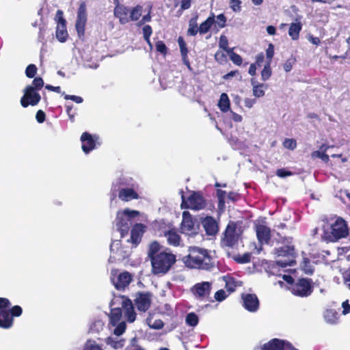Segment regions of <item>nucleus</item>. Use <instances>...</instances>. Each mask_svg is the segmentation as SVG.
<instances>
[{"mask_svg":"<svg viewBox=\"0 0 350 350\" xmlns=\"http://www.w3.org/2000/svg\"><path fill=\"white\" fill-rule=\"evenodd\" d=\"M107 344L111 345L114 349L122 348L124 345L125 340L124 339L118 340L117 338H113L108 337L107 338Z\"/></svg>","mask_w":350,"mask_h":350,"instance_id":"34","label":"nucleus"},{"mask_svg":"<svg viewBox=\"0 0 350 350\" xmlns=\"http://www.w3.org/2000/svg\"><path fill=\"white\" fill-rule=\"evenodd\" d=\"M275 174L280 178H285L292 176L293 173L290 170H286L285 168H280L276 170Z\"/></svg>","mask_w":350,"mask_h":350,"instance_id":"52","label":"nucleus"},{"mask_svg":"<svg viewBox=\"0 0 350 350\" xmlns=\"http://www.w3.org/2000/svg\"><path fill=\"white\" fill-rule=\"evenodd\" d=\"M83 350H103L96 341L88 340L84 345Z\"/></svg>","mask_w":350,"mask_h":350,"instance_id":"45","label":"nucleus"},{"mask_svg":"<svg viewBox=\"0 0 350 350\" xmlns=\"http://www.w3.org/2000/svg\"><path fill=\"white\" fill-rule=\"evenodd\" d=\"M142 6L139 5H137L136 7H135L134 8H133L131 10H130V14H129L130 21H137L142 15Z\"/></svg>","mask_w":350,"mask_h":350,"instance_id":"35","label":"nucleus"},{"mask_svg":"<svg viewBox=\"0 0 350 350\" xmlns=\"http://www.w3.org/2000/svg\"><path fill=\"white\" fill-rule=\"evenodd\" d=\"M151 293L150 292H137L135 295L134 303L140 312H146L151 305Z\"/></svg>","mask_w":350,"mask_h":350,"instance_id":"13","label":"nucleus"},{"mask_svg":"<svg viewBox=\"0 0 350 350\" xmlns=\"http://www.w3.org/2000/svg\"><path fill=\"white\" fill-rule=\"evenodd\" d=\"M323 317L327 323L336 324L339 319V314L334 309L329 308L324 312Z\"/></svg>","mask_w":350,"mask_h":350,"instance_id":"26","label":"nucleus"},{"mask_svg":"<svg viewBox=\"0 0 350 350\" xmlns=\"http://www.w3.org/2000/svg\"><path fill=\"white\" fill-rule=\"evenodd\" d=\"M142 31L144 40H148L152 33V27L149 25H144Z\"/></svg>","mask_w":350,"mask_h":350,"instance_id":"58","label":"nucleus"},{"mask_svg":"<svg viewBox=\"0 0 350 350\" xmlns=\"http://www.w3.org/2000/svg\"><path fill=\"white\" fill-rule=\"evenodd\" d=\"M37 72V68L34 64H29L25 70V75L28 78H33Z\"/></svg>","mask_w":350,"mask_h":350,"instance_id":"50","label":"nucleus"},{"mask_svg":"<svg viewBox=\"0 0 350 350\" xmlns=\"http://www.w3.org/2000/svg\"><path fill=\"white\" fill-rule=\"evenodd\" d=\"M198 227L195 226L194 221L189 212L183 211L180 224V231L187 235H195L198 233Z\"/></svg>","mask_w":350,"mask_h":350,"instance_id":"11","label":"nucleus"},{"mask_svg":"<svg viewBox=\"0 0 350 350\" xmlns=\"http://www.w3.org/2000/svg\"><path fill=\"white\" fill-rule=\"evenodd\" d=\"M228 41L227 38L225 36H221L219 41V47L228 53V49H232V48H228Z\"/></svg>","mask_w":350,"mask_h":350,"instance_id":"51","label":"nucleus"},{"mask_svg":"<svg viewBox=\"0 0 350 350\" xmlns=\"http://www.w3.org/2000/svg\"><path fill=\"white\" fill-rule=\"evenodd\" d=\"M122 214H124L126 217H128L129 218V220H131L132 219L137 217L139 215V212L137 211H131L128 208L124 209L122 212H121Z\"/></svg>","mask_w":350,"mask_h":350,"instance_id":"53","label":"nucleus"},{"mask_svg":"<svg viewBox=\"0 0 350 350\" xmlns=\"http://www.w3.org/2000/svg\"><path fill=\"white\" fill-rule=\"evenodd\" d=\"M293 295L300 297H309L314 291L312 280L311 278H298L294 284L289 287Z\"/></svg>","mask_w":350,"mask_h":350,"instance_id":"5","label":"nucleus"},{"mask_svg":"<svg viewBox=\"0 0 350 350\" xmlns=\"http://www.w3.org/2000/svg\"><path fill=\"white\" fill-rule=\"evenodd\" d=\"M199 32V28L196 23V20L192 18L189 21V29L187 30V34L189 36H196Z\"/></svg>","mask_w":350,"mask_h":350,"instance_id":"40","label":"nucleus"},{"mask_svg":"<svg viewBox=\"0 0 350 350\" xmlns=\"http://www.w3.org/2000/svg\"><path fill=\"white\" fill-rule=\"evenodd\" d=\"M118 198L122 201L129 202L139 199V196L133 188H122L118 191Z\"/></svg>","mask_w":350,"mask_h":350,"instance_id":"22","label":"nucleus"},{"mask_svg":"<svg viewBox=\"0 0 350 350\" xmlns=\"http://www.w3.org/2000/svg\"><path fill=\"white\" fill-rule=\"evenodd\" d=\"M271 63L266 62L262 70L261 71L262 80L265 81L269 79L271 75Z\"/></svg>","mask_w":350,"mask_h":350,"instance_id":"37","label":"nucleus"},{"mask_svg":"<svg viewBox=\"0 0 350 350\" xmlns=\"http://www.w3.org/2000/svg\"><path fill=\"white\" fill-rule=\"evenodd\" d=\"M33 87L35 89L40 90L44 85V81L41 77H36L33 81Z\"/></svg>","mask_w":350,"mask_h":350,"instance_id":"59","label":"nucleus"},{"mask_svg":"<svg viewBox=\"0 0 350 350\" xmlns=\"http://www.w3.org/2000/svg\"><path fill=\"white\" fill-rule=\"evenodd\" d=\"M145 226L142 224H135L131 231V241L135 245H138L142 239L143 233L144 232Z\"/></svg>","mask_w":350,"mask_h":350,"instance_id":"23","label":"nucleus"},{"mask_svg":"<svg viewBox=\"0 0 350 350\" xmlns=\"http://www.w3.org/2000/svg\"><path fill=\"white\" fill-rule=\"evenodd\" d=\"M11 305L8 298L0 297V327L3 329L10 328L14 320L10 315L9 308Z\"/></svg>","mask_w":350,"mask_h":350,"instance_id":"7","label":"nucleus"},{"mask_svg":"<svg viewBox=\"0 0 350 350\" xmlns=\"http://www.w3.org/2000/svg\"><path fill=\"white\" fill-rule=\"evenodd\" d=\"M157 241L151 242L148 248V257L151 263V271L154 275L166 274L176 262V256L168 250H162Z\"/></svg>","mask_w":350,"mask_h":350,"instance_id":"1","label":"nucleus"},{"mask_svg":"<svg viewBox=\"0 0 350 350\" xmlns=\"http://www.w3.org/2000/svg\"><path fill=\"white\" fill-rule=\"evenodd\" d=\"M116 327L113 330V334L118 336L122 335L126 329L125 322H119L116 325Z\"/></svg>","mask_w":350,"mask_h":350,"instance_id":"46","label":"nucleus"},{"mask_svg":"<svg viewBox=\"0 0 350 350\" xmlns=\"http://www.w3.org/2000/svg\"><path fill=\"white\" fill-rule=\"evenodd\" d=\"M241 234L242 231L237 228V224L234 221H230L223 233L221 244L228 247H234L238 244Z\"/></svg>","mask_w":350,"mask_h":350,"instance_id":"4","label":"nucleus"},{"mask_svg":"<svg viewBox=\"0 0 350 350\" xmlns=\"http://www.w3.org/2000/svg\"><path fill=\"white\" fill-rule=\"evenodd\" d=\"M122 307L124 310V317L127 321L133 323L136 319V313L134 310L133 304L131 299H126L122 301Z\"/></svg>","mask_w":350,"mask_h":350,"instance_id":"21","label":"nucleus"},{"mask_svg":"<svg viewBox=\"0 0 350 350\" xmlns=\"http://www.w3.org/2000/svg\"><path fill=\"white\" fill-rule=\"evenodd\" d=\"M64 98L66 100H72V101L77 103H81L83 102V98L81 96H75V95H68L65 94Z\"/></svg>","mask_w":350,"mask_h":350,"instance_id":"62","label":"nucleus"},{"mask_svg":"<svg viewBox=\"0 0 350 350\" xmlns=\"http://www.w3.org/2000/svg\"><path fill=\"white\" fill-rule=\"evenodd\" d=\"M215 22V21L214 16L208 17L205 21L200 24L199 27V33L200 34H204L207 33Z\"/></svg>","mask_w":350,"mask_h":350,"instance_id":"30","label":"nucleus"},{"mask_svg":"<svg viewBox=\"0 0 350 350\" xmlns=\"http://www.w3.org/2000/svg\"><path fill=\"white\" fill-rule=\"evenodd\" d=\"M202 225L206 234L209 236L215 235L219 230V227L217 221L211 216L206 217L202 221Z\"/></svg>","mask_w":350,"mask_h":350,"instance_id":"19","label":"nucleus"},{"mask_svg":"<svg viewBox=\"0 0 350 350\" xmlns=\"http://www.w3.org/2000/svg\"><path fill=\"white\" fill-rule=\"evenodd\" d=\"M274 55V46L273 44H269L268 48L266 50L267 62H271V59Z\"/></svg>","mask_w":350,"mask_h":350,"instance_id":"57","label":"nucleus"},{"mask_svg":"<svg viewBox=\"0 0 350 350\" xmlns=\"http://www.w3.org/2000/svg\"><path fill=\"white\" fill-rule=\"evenodd\" d=\"M228 55L231 61L236 65L240 66L242 63V57L237 53H235L232 49L228 50Z\"/></svg>","mask_w":350,"mask_h":350,"instance_id":"38","label":"nucleus"},{"mask_svg":"<svg viewBox=\"0 0 350 350\" xmlns=\"http://www.w3.org/2000/svg\"><path fill=\"white\" fill-rule=\"evenodd\" d=\"M182 200L181 208H183L199 211L204 208L206 205L202 193L199 191H192L187 202L185 200L184 195H182Z\"/></svg>","mask_w":350,"mask_h":350,"instance_id":"6","label":"nucleus"},{"mask_svg":"<svg viewBox=\"0 0 350 350\" xmlns=\"http://www.w3.org/2000/svg\"><path fill=\"white\" fill-rule=\"evenodd\" d=\"M24 92V96L21 99V103L23 107H27L29 105L34 106L40 102L41 96L35 92L34 88L32 85L27 86Z\"/></svg>","mask_w":350,"mask_h":350,"instance_id":"10","label":"nucleus"},{"mask_svg":"<svg viewBox=\"0 0 350 350\" xmlns=\"http://www.w3.org/2000/svg\"><path fill=\"white\" fill-rule=\"evenodd\" d=\"M185 266L191 269L211 270L214 262L209 252L198 247H190L188 255L183 258Z\"/></svg>","mask_w":350,"mask_h":350,"instance_id":"2","label":"nucleus"},{"mask_svg":"<svg viewBox=\"0 0 350 350\" xmlns=\"http://www.w3.org/2000/svg\"><path fill=\"white\" fill-rule=\"evenodd\" d=\"M218 106L221 111L226 112L230 108V100L226 93H222L220 96Z\"/></svg>","mask_w":350,"mask_h":350,"instance_id":"31","label":"nucleus"},{"mask_svg":"<svg viewBox=\"0 0 350 350\" xmlns=\"http://www.w3.org/2000/svg\"><path fill=\"white\" fill-rule=\"evenodd\" d=\"M294 251L293 247L285 245L275 249V254L278 256H288L291 255Z\"/></svg>","mask_w":350,"mask_h":350,"instance_id":"33","label":"nucleus"},{"mask_svg":"<svg viewBox=\"0 0 350 350\" xmlns=\"http://www.w3.org/2000/svg\"><path fill=\"white\" fill-rule=\"evenodd\" d=\"M155 48L157 52L161 53L164 56L167 53V48L163 41H157L155 44Z\"/></svg>","mask_w":350,"mask_h":350,"instance_id":"47","label":"nucleus"},{"mask_svg":"<svg viewBox=\"0 0 350 350\" xmlns=\"http://www.w3.org/2000/svg\"><path fill=\"white\" fill-rule=\"evenodd\" d=\"M116 1H117V5L114 8L115 16L119 18L121 24L129 23L130 21V9L123 4H120L118 0H116Z\"/></svg>","mask_w":350,"mask_h":350,"instance_id":"17","label":"nucleus"},{"mask_svg":"<svg viewBox=\"0 0 350 350\" xmlns=\"http://www.w3.org/2000/svg\"><path fill=\"white\" fill-rule=\"evenodd\" d=\"M126 350H145V349L138 344V339L134 337L130 340Z\"/></svg>","mask_w":350,"mask_h":350,"instance_id":"43","label":"nucleus"},{"mask_svg":"<svg viewBox=\"0 0 350 350\" xmlns=\"http://www.w3.org/2000/svg\"><path fill=\"white\" fill-rule=\"evenodd\" d=\"M342 314L346 315L350 312V304H349V301L346 300L342 304Z\"/></svg>","mask_w":350,"mask_h":350,"instance_id":"63","label":"nucleus"},{"mask_svg":"<svg viewBox=\"0 0 350 350\" xmlns=\"http://www.w3.org/2000/svg\"><path fill=\"white\" fill-rule=\"evenodd\" d=\"M223 278L225 282V288L229 293L234 292L238 286H241V282L232 276H224Z\"/></svg>","mask_w":350,"mask_h":350,"instance_id":"25","label":"nucleus"},{"mask_svg":"<svg viewBox=\"0 0 350 350\" xmlns=\"http://www.w3.org/2000/svg\"><path fill=\"white\" fill-rule=\"evenodd\" d=\"M301 269L305 274L312 275L314 273V267L311 264L309 258H304L301 263Z\"/></svg>","mask_w":350,"mask_h":350,"instance_id":"32","label":"nucleus"},{"mask_svg":"<svg viewBox=\"0 0 350 350\" xmlns=\"http://www.w3.org/2000/svg\"><path fill=\"white\" fill-rule=\"evenodd\" d=\"M147 324L150 328L154 329H161L163 327L164 323L161 319H156L152 323L151 319H146Z\"/></svg>","mask_w":350,"mask_h":350,"instance_id":"41","label":"nucleus"},{"mask_svg":"<svg viewBox=\"0 0 350 350\" xmlns=\"http://www.w3.org/2000/svg\"><path fill=\"white\" fill-rule=\"evenodd\" d=\"M227 295L224 290L220 289L215 293L214 297L217 301H224Z\"/></svg>","mask_w":350,"mask_h":350,"instance_id":"56","label":"nucleus"},{"mask_svg":"<svg viewBox=\"0 0 350 350\" xmlns=\"http://www.w3.org/2000/svg\"><path fill=\"white\" fill-rule=\"evenodd\" d=\"M283 146L284 148L293 150L297 147V142L294 139L287 138L283 142Z\"/></svg>","mask_w":350,"mask_h":350,"instance_id":"48","label":"nucleus"},{"mask_svg":"<svg viewBox=\"0 0 350 350\" xmlns=\"http://www.w3.org/2000/svg\"><path fill=\"white\" fill-rule=\"evenodd\" d=\"M163 236L166 237L167 243L174 247H178L181 242V237L174 228H168L163 232Z\"/></svg>","mask_w":350,"mask_h":350,"instance_id":"18","label":"nucleus"},{"mask_svg":"<svg viewBox=\"0 0 350 350\" xmlns=\"http://www.w3.org/2000/svg\"><path fill=\"white\" fill-rule=\"evenodd\" d=\"M178 43L179 47H180L181 54L188 53V50H187V48L186 46V43L182 37L178 38Z\"/></svg>","mask_w":350,"mask_h":350,"instance_id":"61","label":"nucleus"},{"mask_svg":"<svg viewBox=\"0 0 350 350\" xmlns=\"http://www.w3.org/2000/svg\"><path fill=\"white\" fill-rule=\"evenodd\" d=\"M36 118L39 123H42L45 120V113L42 110H38L36 115Z\"/></svg>","mask_w":350,"mask_h":350,"instance_id":"64","label":"nucleus"},{"mask_svg":"<svg viewBox=\"0 0 350 350\" xmlns=\"http://www.w3.org/2000/svg\"><path fill=\"white\" fill-rule=\"evenodd\" d=\"M10 315L13 317H18L22 314L23 309L20 306H14L11 309H9Z\"/></svg>","mask_w":350,"mask_h":350,"instance_id":"49","label":"nucleus"},{"mask_svg":"<svg viewBox=\"0 0 350 350\" xmlns=\"http://www.w3.org/2000/svg\"><path fill=\"white\" fill-rule=\"evenodd\" d=\"M66 24V23H62L57 25L56 38L61 42H66L68 36Z\"/></svg>","mask_w":350,"mask_h":350,"instance_id":"27","label":"nucleus"},{"mask_svg":"<svg viewBox=\"0 0 350 350\" xmlns=\"http://www.w3.org/2000/svg\"><path fill=\"white\" fill-rule=\"evenodd\" d=\"M212 283L209 282H202L194 284L191 288V292L193 296L200 300L207 299L211 294Z\"/></svg>","mask_w":350,"mask_h":350,"instance_id":"8","label":"nucleus"},{"mask_svg":"<svg viewBox=\"0 0 350 350\" xmlns=\"http://www.w3.org/2000/svg\"><path fill=\"white\" fill-rule=\"evenodd\" d=\"M236 260L239 263H247L251 260V254L249 252L245 253L236 258Z\"/></svg>","mask_w":350,"mask_h":350,"instance_id":"55","label":"nucleus"},{"mask_svg":"<svg viewBox=\"0 0 350 350\" xmlns=\"http://www.w3.org/2000/svg\"><path fill=\"white\" fill-rule=\"evenodd\" d=\"M81 141L82 150L86 154L92 150L96 146V140L90 133H83Z\"/></svg>","mask_w":350,"mask_h":350,"instance_id":"20","label":"nucleus"},{"mask_svg":"<svg viewBox=\"0 0 350 350\" xmlns=\"http://www.w3.org/2000/svg\"><path fill=\"white\" fill-rule=\"evenodd\" d=\"M131 226L132 221L129 220L128 217H126L120 211L117 213L116 226L122 237L126 236L129 233Z\"/></svg>","mask_w":350,"mask_h":350,"instance_id":"16","label":"nucleus"},{"mask_svg":"<svg viewBox=\"0 0 350 350\" xmlns=\"http://www.w3.org/2000/svg\"><path fill=\"white\" fill-rule=\"evenodd\" d=\"M132 280L131 274L124 271L118 275L115 286L118 290H122L131 282Z\"/></svg>","mask_w":350,"mask_h":350,"instance_id":"24","label":"nucleus"},{"mask_svg":"<svg viewBox=\"0 0 350 350\" xmlns=\"http://www.w3.org/2000/svg\"><path fill=\"white\" fill-rule=\"evenodd\" d=\"M302 25L301 22L293 23L290 25L288 29V35L292 40H297L299 38V32L301 31Z\"/></svg>","mask_w":350,"mask_h":350,"instance_id":"28","label":"nucleus"},{"mask_svg":"<svg viewBox=\"0 0 350 350\" xmlns=\"http://www.w3.org/2000/svg\"><path fill=\"white\" fill-rule=\"evenodd\" d=\"M122 311L120 308H114L111 310L109 316L110 323L112 326H116L121 320Z\"/></svg>","mask_w":350,"mask_h":350,"instance_id":"29","label":"nucleus"},{"mask_svg":"<svg viewBox=\"0 0 350 350\" xmlns=\"http://www.w3.org/2000/svg\"><path fill=\"white\" fill-rule=\"evenodd\" d=\"M349 234L347 221L342 217H338L329 224L323 227L322 239L326 243H336L346 238Z\"/></svg>","mask_w":350,"mask_h":350,"instance_id":"3","label":"nucleus"},{"mask_svg":"<svg viewBox=\"0 0 350 350\" xmlns=\"http://www.w3.org/2000/svg\"><path fill=\"white\" fill-rule=\"evenodd\" d=\"M226 192L224 190L218 189L217 190V197L218 198V208H223L225 206V198Z\"/></svg>","mask_w":350,"mask_h":350,"instance_id":"42","label":"nucleus"},{"mask_svg":"<svg viewBox=\"0 0 350 350\" xmlns=\"http://www.w3.org/2000/svg\"><path fill=\"white\" fill-rule=\"evenodd\" d=\"M291 342L286 340L272 338L263 345L258 346L254 350H287Z\"/></svg>","mask_w":350,"mask_h":350,"instance_id":"12","label":"nucleus"},{"mask_svg":"<svg viewBox=\"0 0 350 350\" xmlns=\"http://www.w3.org/2000/svg\"><path fill=\"white\" fill-rule=\"evenodd\" d=\"M266 88L267 85L264 83H260L259 85H255L254 88H252L253 95L257 98L262 97L265 95V89Z\"/></svg>","mask_w":350,"mask_h":350,"instance_id":"36","label":"nucleus"},{"mask_svg":"<svg viewBox=\"0 0 350 350\" xmlns=\"http://www.w3.org/2000/svg\"><path fill=\"white\" fill-rule=\"evenodd\" d=\"M312 158H319L325 163H328L329 161V157L326 152H321L319 150L313 151L311 153Z\"/></svg>","mask_w":350,"mask_h":350,"instance_id":"44","label":"nucleus"},{"mask_svg":"<svg viewBox=\"0 0 350 350\" xmlns=\"http://www.w3.org/2000/svg\"><path fill=\"white\" fill-rule=\"evenodd\" d=\"M87 8L84 1L81 2L77 11L75 28L79 38L84 36L85 27L87 23Z\"/></svg>","mask_w":350,"mask_h":350,"instance_id":"9","label":"nucleus"},{"mask_svg":"<svg viewBox=\"0 0 350 350\" xmlns=\"http://www.w3.org/2000/svg\"><path fill=\"white\" fill-rule=\"evenodd\" d=\"M241 1L240 0L230 1V7L235 12H239L241 11Z\"/></svg>","mask_w":350,"mask_h":350,"instance_id":"54","label":"nucleus"},{"mask_svg":"<svg viewBox=\"0 0 350 350\" xmlns=\"http://www.w3.org/2000/svg\"><path fill=\"white\" fill-rule=\"evenodd\" d=\"M254 230L258 243L260 245H267L269 243L271 237V228L264 224H256Z\"/></svg>","mask_w":350,"mask_h":350,"instance_id":"14","label":"nucleus"},{"mask_svg":"<svg viewBox=\"0 0 350 350\" xmlns=\"http://www.w3.org/2000/svg\"><path fill=\"white\" fill-rule=\"evenodd\" d=\"M186 323L191 327H195L198 323V317L194 312L189 313L186 317Z\"/></svg>","mask_w":350,"mask_h":350,"instance_id":"39","label":"nucleus"},{"mask_svg":"<svg viewBox=\"0 0 350 350\" xmlns=\"http://www.w3.org/2000/svg\"><path fill=\"white\" fill-rule=\"evenodd\" d=\"M216 23L220 28L226 26V18L224 14H220L217 16Z\"/></svg>","mask_w":350,"mask_h":350,"instance_id":"60","label":"nucleus"},{"mask_svg":"<svg viewBox=\"0 0 350 350\" xmlns=\"http://www.w3.org/2000/svg\"><path fill=\"white\" fill-rule=\"evenodd\" d=\"M241 298L243 307L249 312H256L259 308V300L256 294L243 293Z\"/></svg>","mask_w":350,"mask_h":350,"instance_id":"15","label":"nucleus"}]
</instances>
